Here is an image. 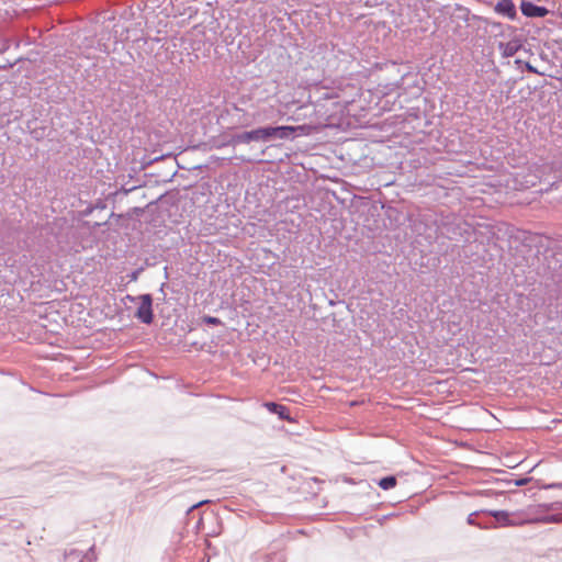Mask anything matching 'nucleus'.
<instances>
[{"instance_id":"obj_9","label":"nucleus","mask_w":562,"mask_h":562,"mask_svg":"<svg viewBox=\"0 0 562 562\" xmlns=\"http://www.w3.org/2000/svg\"><path fill=\"white\" fill-rule=\"evenodd\" d=\"M263 406L273 414H277L283 420H290L288 408L284 405L277 404L273 402H266Z\"/></svg>"},{"instance_id":"obj_10","label":"nucleus","mask_w":562,"mask_h":562,"mask_svg":"<svg viewBox=\"0 0 562 562\" xmlns=\"http://www.w3.org/2000/svg\"><path fill=\"white\" fill-rule=\"evenodd\" d=\"M378 484L382 490L387 491L396 485V479L395 476H386L381 479Z\"/></svg>"},{"instance_id":"obj_5","label":"nucleus","mask_w":562,"mask_h":562,"mask_svg":"<svg viewBox=\"0 0 562 562\" xmlns=\"http://www.w3.org/2000/svg\"><path fill=\"white\" fill-rule=\"evenodd\" d=\"M311 127L306 125L299 126H278L270 127L271 137L288 138L292 133L300 132L302 135L310 134Z\"/></svg>"},{"instance_id":"obj_7","label":"nucleus","mask_w":562,"mask_h":562,"mask_svg":"<svg viewBox=\"0 0 562 562\" xmlns=\"http://www.w3.org/2000/svg\"><path fill=\"white\" fill-rule=\"evenodd\" d=\"M521 13L529 18H543L549 13L544 7H539L529 1H522L520 4Z\"/></svg>"},{"instance_id":"obj_11","label":"nucleus","mask_w":562,"mask_h":562,"mask_svg":"<svg viewBox=\"0 0 562 562\" xmlns=\"http://www.w3.org/2000/svg\"><path fill=\"white\" fill-rule=\"evenodd\" d=\"M204 322H205L206 324L215 325V326H217V325H221V324H222V322H221V319H220V318H217V317H213V316H205V317H204Z\"/></svg>"},{"instance_id":"obj_4","label":"nucleus","mask_w":562,"mask_h":562,"mask_svg":"<svg viewBox=\"0 0 562 562\" xmlns=\"http://www.w3.org/2000/svg\"><path fill=\"white\" fill-rule=\"evenodd\" d=\"M151 302V296L149 294H145L139 297L136 316L145 324H150L153 321Z\"/></svg>"},{"instance_id":"obj_12","label":"nucleus","mask_w":562,"mask_h":562,"mask_svg":"<svg viewBox=\"0 0 562 562\" xmlns=\"http://www.w3.org/2000/svg\"><path fill=\"white\" fill-rule=\"evenodd\" d=\"M525 67L529 72L539 74V71L530 63H526Z\"/></svg>"},{"instance_id":"obj_3","label":"nucleus","mask_w":562,"mask_h":562,"mask_svg":"<svg viewBox=\"0 0 562 562\" xmlns=\"http://www.w3.org/2000/svg\"><path fill=\"white\" fill-rule=\"evenodd\" d=\"M522 46V40L516 34L508 36L507 41H501L497 45L503 57L514 56Z\"/></svg>"},{"instance_id":"obj_6","label":"nucleus","mask_w":562,"mask_h":562,"mask_svg":"<svg viewBox=\"0 0 562 562\" xmlns=\"http://www.w3.org/2000/svg\"><path fill=\"white\" fill-rule=\"evenodd\" d=\"M270 127H261L250 132H246L237 137L238 142L248 143L250 140H266L270 138Z\"/></svg>"},{"instance_id":"obj_2","label":"nucleus","mask_w":562,"mask_h":562,"mask_svg":"<svg viewBox=\"0 0 562 562\" xmlns=\"http://www.w3.org/2000/svg\"><path fill=\"white\" fill-rule=\"evenodd\" d=\"M490 515L494 517L495 521L501 527L521 526L519 512L509 513L506 510H495L490 512Z\"/></svg>"},{"instance_id":"obj_1","label":"nucleus","mask_w":562,"mask_h":562,"mask_svg":"<svg viewBox=\"0 0 562 562\" xmlns=\"http://www.w3.org/2000/svg\"><path fill=\"white\" fill-rule=\"evenodd\" d=\"M546 505H531L524 510H519L521 525L535 522H559L561 521L558 515H546Z\"/></svg>"},{"instance_id":"obj_8","label":"nucleus","mask_w":562,"mask_h":562,"mask_svg":"<svg viewBox=\"0 0 562 562\" xmlns=\"http://www.w3.org/2000/svg\"><path fill=\"white\" fill-rule=\"evenodd\" d=\"M495 12L514 20L517 15L516 7L512 0H498L495 5Z\"/></svg>"},{"instance_id":"obj_13","label":"nucleus","mask_w":562,"mask_h":562,"mask_svg":"<svg viewBox=\"0 0 562 562\" xmlns=\"http://www.w3.org/2000/svg\"><path fill=\"white\" fill-rule=\"evenodd\" d=\"M529 184H530V186H535V184H536V182H535V181H530V182H529Z\"/></svg>"}]
</instances>
